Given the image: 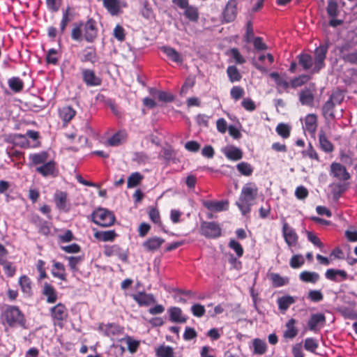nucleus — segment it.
I'll use <instances>...</instances> for the list:
<instances>
[{"label":"nucleus","mask_w":357,"mask_h":357,"mask_svg":"<svg viewBox=\"0 0 357 357\" xmlns=\"http://www.w3.org/2000/svg\"><path fill=\"white\" fill-rule=\"evenodd\" d=\"M258 187L254 182H248L242 187L236 205L243 215H246L251 211V206L255 204L258 197Z\"/></svg>","instance_id":"1"},{"label":"nucleus","mask_w":357,"mask_h":357,"mask_svg":"<svg viewBox=\"0 0 357 357\" xmlns=\"http://www.w3.org/2000/svg\"><path fill=\"white\" fill-rule=\"evenodd\" d=\"M1 319L10 328H27L26 316L17 305H6L2 312Z\"/></svg>","instance_id":"2"},{"label":"nucleus","mask_w":357,"mask_h":357,"mask_svg":"<svg viewBox=\"0 0 357 357\" xmlns=\"http://www.w3.org/2000/svg\"><path fill=\"white\" fill-rule=\"evenodd\" d=\"M93 222L102 227L113 225L116 220L114 214L106 208H99L92 213Z\"/></svg>","instance_id":"3"},{"label":"nucleus","mask_w":357,"mask_h":357,"mask_svg":"<svg viewBox=\"0 0 357 357\" xmlns=\"http://www.w3.org/2000/svg\"><path fill=\"white\" fill-rule=\"evenodd\" d=\"M200 234L207 238H217L222 235V228L215 222L203 221L200 225Z\"/></svg>","instance_id":"4"},{"label":"nucleus","mask_w":357,"mask_h":357,"mask_svg":"<svg viewBox=\"0 0 357 357\" xmlns=\"http://www.w3.org/2000/svg\"><path fill=\"white\" fill-rule=\"evenodd\" d=\"M282 234L284 242L289 247H295L298 243V235L296 230L289 225L285 218H282Z\"/></svg>","instance_id":"5"},{"label":"nucleus","mask_w":357,"mask_h":357,"mask_svg":"<svg viewBox=\"0 0 357 357\" xmlns=\"http://www.w3.org/2000/svg\"><path fill=\"white\" fill-rule=\"evenodd\" d=\"M328 48L327 45H321L315 49L314 68L312 70L313 73H319L320 70L325 67V59Z\"/></svg>","instance_id":"6"},{"label":"nucleus","mask_w":357,"mask_h":357,"mask_svg":"<svg viewBox=\"0 0 357 357\" xmlns=\"http://www.w3.org/2000/svg\"><path fill=\"white\" fill-rule=\"evenodd\" d=\"M50 312L52 319L54 321H56L59 326L62 327V322L66 320L68 317V309L66 305L59 303L50 308Z\"/></svg>","instance_id":"7"},{"label":"nucleus","mask_w":357,"mask_h":357,"mask_svg":"<svg viewBox=\"0 0 357 357\" xmlns=\"http://www.w3.org/2000/svg\"><path fill=\"white\" fill-rule=\"evenodd\" d=\"M84 37L88 43H93L98 36V28L96 22L93 18H89L83 24Z\"/></svg>","instance_id":"8"},{"label":"nucleus","mask_w":357,"mask_h":357,"mask_svg":"<svg viewBox=\"0 0 357 357\" xmlns=\"http://www.w3.org/2000/svg\"><path fill=\"white\" fill-rule=\"evenodd\" d=\"M331 174L342 181H348L351 178L347 168L339 162H333L331 165Z\"/></svg>","instance_id":"9"},{"label":"nucleus","mask_w":357,"mask_h":357,"mask_svg":"<svg viewBox=\"0 0 357 357\" xmlns=\"http://www.w3.org/2000/svg\"><path fill=\"white\" fill-rule=\"evenodd\" d=\"M237 1L229 0L223 11V20L225 22H233L237 15Z\"/></svg>","instance_id":"10"},{"label":"nucleus","mask_w":357,"mask_h":357,"mask_svg":"<svg viewBox=\"0 0 357 357\" xmlns=\"http://www.w3.org/2000/svg\"><path fill=\"white\" fill-rule=\"evenodd\" d=\"M104 255L107 257L116 256L123 261H126L128 260L127 252L116 244L105 246Z\"/></svg>","instance_id":"11"},{"label":"nucleus","mask_w":357,"mask_h":357,"mask_svg":"<svg viewBox=\"0 0 357 357\" xmlns=\"http://www.w3.org/2000/svg\"><path fill=\"white\" fill-rule=\"evenodd\" d=\"M203 206L212 212H221L229 209V201H210L205 200L202 202Z\"/></svg>","instance_id":"12"},{"label":"nucleus","mask_w":357,"mask_h":357,"mask_svg":"<svg viewBox=\"0 0 357 357\" xmlns=\"http://www.w3.org/2000/svg\"><path fill=\"white\" fill-rule=\"evenodd\" d=\"M132 298L139 306H149L156 302L153 294H147L145 291L133 294Z\"/></svg>","instance_id":"13"},{"label":"nucleus","mask_w":357,"mask_h":357,"mask_svg":"<svg viewBox=\"0 0 357 357\" xmlns=\"http://www.w3.org/2000/svg\"><path fill=\"white\" fill-rule=\"evenodd\" d=\"M83 81L89 86H98L102 83L100 77L96 75L93 70L90 69H84L82 71Z\"/></svg>","instance_id":"14"},{"label":"nucleus","mask_w":357,"mask_h":357,"mask_svg":"<svg viewBox=\"0 0 357 357\" xmlns=\"http://www.w3.org/2000/svg\"><path fill=\"white\" fill-rule=\"evenodd\" d=\"M319 144L320 149L326 153H331L334 150V146L328 139L326 131L321 128L319 131Z\"/></svg>","instance_id":"15"},{"label":"nucleus","mask_w":357,"mask_h":357,"mask_svg":"<svg viewBox=\"0 0 357 357\" xmlns=\"http://www.w3.org/2000/svg\"><path fill=\"white\" fill-rule=\"evenodd\" d=\"M54 201L59 210L65 212L69 211V207L67 206L68 194L66 192L57 190L54 193Z\"/></svg>","instance_id":"16"},{"label":"nucleus","mask_w":357,"mask_h":357,"mask_svg":"<svg viewBox=\"0 0 357 357\" xmlns=\"http://www.w3.org/2000/svg\"><path fill=\"white\" fill-rule=\"evenodd\" d=\"M356 303L353 301L348 306L342 305L337 308V311L345 319H357V310H356Z\"/></svg>","instance_id":"17"},{"label":"nucleus","mask_w":357,"mask_h":357,"mask_svg":"<svg viewBox=\"0 0 357 357\" xmlns=\"http://www.w3.org/2000/svg\"><path fill=\"white\" fill-rule=\"evenodd\" d=\"M56 162L54 160L47 161L42 165L37 167L36 171L44 177L54 176Z\"/></svg>","instance_id":"18"},{"label":"nucleus","mask_w":357,"mask_h":357,"mask_svg":"<svg viewBox=\"0 0 357 357\" xmlns=\"http://www.w3.org/2000/svg\"><path fill=\"white\" fill-rule=\"evenodd\" d=\"M325 315L322 313H317L310 316L307 326L310 331H316L318 326L322 327L325 325Z\"/></svg>","instance_id":"19"},{"label":"nucleus","mask_w":357,"mask_h":357,"mask_svg":"<svg viewBox=\"0 0 357 357\" xmlns=\"http://www.w3.org/2000/svg\"><path fill=\"white\" fill-rule=\"evenodd\" d=\"M314 90L310 88H304L299 93V100L303 105L312 107L314 103Z\"/></svg>","instance_id":"20"},{"label":"nucleus","mask_w":357,"mask_h":357,"mask_svg":"<svg viewBox=\"0 0 357 357\" xmlns=\"http://www.w3.org/2000/svg\"><path fill=\"white\" fill-rule=\"evenodd\" d=\"M42 294L46 297V302L47 303H54L57 301V292L55 288L50 283H44Z\"/></svg>","instance_id":"21"},{"label":"nucleus","mask_w":357,"mask_h":357,"mask_svg":"<svg viewBox=\"0 0 357 357\" xmlns=\"http://www.w3.org/2000/svg\"><path fill=\"white\" fill-rule=\"evenodd\" d=\"M52 268L51 273L54 278H58L62 281L67 280V275L66 273V268L64 265L60 261H52Z\"/></svg>","instance_id":"22"},{"label":"nucleus","mask_w":357,"mask_h":357,"mask_svg":"<svg viewBox=\"0 0 357 357\" xmlns=\"http://www.w3.org/2000/svg\"><path fill=\"white\" fill-rule=\"evenodd\" d=\"M99 330L103 331L108 337L119 335L122 333L123 328L116 324H101L98 327Z\"/></svg>","instance_id":"23"},{"label":"nucleus","mask_w":357,"mask_h":357,"mask_svg":"<svg viewBox=\"0 0 357 357\" xmlns=\"http://www.w3.org/2000/svg\"><path fill=\"white\" fill-rule=\"evenodd\" d=\"M325 276L328 280L337 282L347 280L348 275L344 270L330 268L326 271Z\"/></svg>","instance_id":"24"},{"label":"nucleus","mask_w":357,"mask_h":357,"mask_svg":"<svg viewBox=\"0 0 357 357\" xmlns=\"http://www.w3.org/2000/svg\"><path fill=\"white\" fill-rule=\"evenodd\" d=\"M102 5L112 16L118 15L121 12L120 0H103Z\"/></svg>","instance_id":"25"},{"label":"nucleus","mask_w":357,"mask_h":357,"mask_svg":"<svg viewBox=\"0 0 357 357\" xmlns=\"http://www.w3.org/2000/svg\"><path fill=\"white\" fill-rule=\"evenodd\" d=\"M317 128V116L314 114H309L305 118L304 129L312 136L314 135Z\"/></svg>","instance_id":"26"},{"label":"nucleus","mask_w":357,"mask_h":357,"mask_svg":"<svg viewBox=\"0 0 357 357\" xmlns=\"http://www.w3.org/2000/svg\"><path fill=\"white\" fill-rule=\"evenodd\" d=\"M165 242L162 238L154 236L148 238L143 243V247L148 251H155L158 250Z\"/></svg>","instance_id":"27"},{"label":"nucleus","mask_w":357,"mask_h":357,"mask_svg":"<svg viewBox=\"0 0 357 357\" xmlns=\"http://www.w3.org/2000/svg\"><path fill=\"white\" fill-rule=\"evenodd\" d=\"M223 153L225 157L232 161H237L242 159L243 156V151L238 147L231 146L223 150Z\"/></svg>","instance_id":"28"},{"label":"nucleus","mask_w":357,"mask_h":357,"mask_svg":"<svg viewBox=\"0 0 357 357\" xmlns=\"http://www.w3.org/2000/svg\"><path fill=\"white\" fill-rule=\"evenodd\" d=\"M296 297L289 295L280 297L277 300L278 309L282 313H284L289 309V307L296 302Z\"/></svg>","instance_id":"29"},{"label":"nucleus","mask_w":357,"mask_h":357,"mask_svg":"<svg viewBox=\"0 0 357 357\" xmlns=\"http://www.w3.org/2000/svg\"><path fill=\"white\" fill-rule=\"evenodd\" d=\"M160 50L171 61L177 63L183 62L182 56L174 48L169 46H162Z\"/></svg>","instance_id":"30"},{"label":"nucleus","mask_w":357,"mask_h":357,"mask_svg":"<svg viewBox=\"0 0 357 357\" xmlns=\"http://www.w3.org/2000/svg\"><path fill=\"white\" fill-rule=\"evenodd\" d=\"M169 320L174 323H185L187 318L182 314V310L178 307H171L168 310Z\"/></svg>","instance_id":"31"},{"label":"nucleus","mask_w":357,"mask_h":357,"mask_svg":"<svg viewBox=\"0 0 357 357\" xmlns=\"http://www.w3.org/2000/svg\"><path fill=\"white\" fill-rule=\"evenodd\" d=\"M184 10L183 15L186 19L192 22H197L199 18V13L197 7L190 5L183 8Z\"/></svg>","instance_id":"32"},{"label":"nucleus","mask_w":357,"mask_h":357,"mask_svg":"<svg viewBox=\"0 0 357 357\" xmlns=\"http://www.w3.org/2000/svg\"><path fill=\"white\" fill-rule=\"evenodd\" d=\"M322 114L326 120L335 118V103L333 101L332 97L323 105Z\"/></svg>","instance_id":"33"},{"label":"nucleus","mask_w":357,"mask_h":357,"mask_svg":"<svg viewBox=\"0 0 357 357\" xmlns=\"http://www.w3.org/2000/svg\"><path fill=\"white\" fill-rule=\"evenodd\" d=\"M59 117L65 122H70L75 116L76 111L71 106H64L59 111Z\"/></svg>","instance_id":"34"},{"label":"nucleus","mask_w":357,"mask_h":357,"mask_svg":"<svg viewBox=\"0 0 357 357\" xmlns=\"http://www.w3.org/2000/svg\"><path fill=\"white\" fill-rule=\"evenodd\" d=\"M49 155L46 151L30 154L29 160L33 165H43L47 161Z\"/></svg>","instance_id":"35"},{"label":"nucleus","mask_w":357,"mask_h":357,"mask_svg":"<svg viewBox=\"0 0 357 357\" xmlns=\"http://www.w3.org/2000/svg\"><path fill=\"white\" fill-rule=\"evenodd\" d=\"M296 323V321L294 318L290 319L286 323L287 329L284 332V337L285 338L293 339L298 335V330L295 327Z\"/></svg>","instance_id":"36"},{"label":"nucleus","mask_w":357,"mask_h":357,"mask_svg":"<svg viewBox=\"0 0 357 357\" xmlns=\"http://www.w3.org/2000/svg\"><path fill=\"white\" fill-rule=\"evenodd\" d=\"M319 278L320 276L317 272L304 271L299 274V279L306 283L315 284Z\"/></svg>","instance_id":"37"},{"label":"nucleus","mask_w":357,"mask_h":357,"mask_svg":"<svg viewBox=\"0 0 357 357\" xmlns=\"http://www.w3.org/2000/svg\"><path fill=\"white\" fill-rule=\"evenodd\" d=\"M94 236L99 241L104 242L113 241L117 236V234L114 230H107L97 231L95 233Z\"/></svg>","instance_id":"38"},{"label":"nucleus","mask_w":357,"mask_h":357,"mask_svg":"<svg viewBox=\"0 0 357 357\" xmlns=\"http://www.w3.org/2000/svg\"><path fill=\"white\" fill-rule=\"evenodd\" d=\"M298 63L303 70H307L313 66V59L311 55L308 54H300L297 56Z\"/></svg>","instance_id":"39"},{"label":"nucleus","mask_w":357,"mask_h":357,"mask_svg":"<svg viewBox=\"0 0 357 357\" xmlns=\"http://www.w3.org/2000/svg\"><path fill=\"white\" fill-rule=\"evenodd\" d=\"M10 89L15 93H20L24 89V82L18 77H12L8 81Z\"/></svg>","instance_id":"40"},{"label":"nucleus","mask_w":357,"mask_h":357,"mask_svg":"<svg viewBox=\"0 0 357 357\" xmlns=\"http://www.w3.org/2000/svg\"><path fill=\"white\" fill-rule=\"evenodd\" d=\"M127 137V134L123 130H120L114 134L109 139L108 144L110 146H115L120 145Z\"/></svg>","instance_id":"41"},{"label":"nucleus","mask_w":357,"mask_h":357,"mask_svg":"<svg viewBox=\"0 0 357 357\" xmlns=\"http://www.w3.org/2000/svg\"><path fill=\"white\" fill-rule=\"evenodd\" d=\"M19 284L22 291L28 295L32 294V282L31 279L26 275H22L19 279Z\"/></svg>","instance_id":"42"},{"label":"nucleus","mask_w":357,"mask_h":357,"mask_svg":"<svg viewBox=\"0 0 357 357\" xmlns=\"http://www.w3.org/2000/svg\"><path fill=\"white\" fill-rule=\"evenodd\" d=\"M144 179V176L139 172H134L128 178L127 186L128 188H135Z\"/></svg>","instance_id":"43"},{"label":"nucleus","mask_w":357,"mask_h":357,"mask_svg":"<svg viewBox=\"0 0 357 357\" xmlns=\"http://www.w3.org/2000/svg\"><path fill=\"white\" fill-rule=\"evenodd\" d=\"M157 357H174V350L170 346L160 345L156 349Z\"/></svg>","instance_id":"44"},{"label":"nucleus","mask_w":357,"mask_h":357,"mask_svg":"<svg viewBox=\"0 0 357 357\" xmlns=\"http://www.w3.org/2000/svg\"><path fill=\"white\" fill-rule=\"evenodd\" d=\"M227 73L231 82H238L242 76L235 66H229L227 69Z\"/></svg>","instance_id":"45"},{"label":"nucleus","mask_w":357,"mask_h":357,"mask_svg":"<svg viewBox=\"0 0 357 357\" xmlns=\"http://www.w3.org/2000/svg\"><path fill=\"white\" fill-rule=\"evenodd\" d=\"M237 170L241 174L250 176L253 172V167L252 165L247 162H241L236 165Z\"/></svg>","instance_id":"46"},{"label":"nucleus","mask_w":357,"mask_h":357,"mask_svg":"<svg viewBox=\"0 0 357 357\" xmlns=\"http://www.w3.org/2000/svg\"><path fill=\"white\" fill-rule=\"evenodd\" d=\"M254 353L259 355L264 354L267 350L266 342L260 339H255L253 341Z\"/></svg>","instance_id":"47"},{"label":"nucleus","mask_w":357,"mask_h":357,"mask_svg":"<svg viewBox=\"0 0 357 357\" xmlns=\"http://www.w3.org/2000/svg\"><path fill=\"white\" fill-rule=\"evenodd\" d=\"M301 153L303 158H309L311 160L319 161V155L311 143L308 144L307 149L303 151Z\"/></svg>","instance_id":"48"},{"label":"nucleus","mask_w":357,"mask_h":357,"mask_svg":"<svg viewBox=\"0 0 357 357\" xmlns=\"http://www.w3.org/2000/svg\"><path fill=\"white\" fill-rule=\"evenodd\" d=\"M326 11L328 15L331 18H335L338 15V5L335 0L328 1Z\"/></svg>","instance_id":"49"},{"label":"nucleus","mask_w":357,"mask_h":357,"mask_svg":"<svg viewBox=\"0 0 357 357\" xmlns=\"http://www.w3.org/2000/svg\"><path fill=\"white\" fill-rule=\"evenodd\" d=\"M124 340L128 345V350L130 354L136 353L140 345V341L134 340L129 335H127Z\"/></svg>","instance_id":"50"},{"label":"nucleus","mask_w":357,"mask_h":357,"mask_svg":"<svg viewBox=\"0 0 357 357\" xmlns=\"http://www.w3.org/2000/svg\"><path fill=\"white\" fill-rule=\"evenodd\" d=\"M275 131L278 135L287 139L290 136L291 128L286 123H280L276 126Z\"/></svg>","instance_id":"51"},{"label":"nucleus","mask_w":357,"mask_h":357,"mask_svg":"<svg viewBox=\"0 0 357 357\" xmlns=\"http://www.w3.org/2000/svg\"><path fill=\"white\" fill-rule=\"evenodd\" d=\"M82 22L75 23L71 31V38L73 40L80 42L82 40Z\"/></svg>","instance_id":"52"},{"label":"nucleus","mask_w":357,"mask_h":357,"mask_svg":"<svg viewBox=\"0 0 357 357\" xmlns=\"http://www.w3.org/2000/svg\"><path fill=\"white\" fill-rule=\"evenodd\" d=\"M310 79V77L307 75H301L294 77L291 80L290 84L292 88H297L303 86Z\"/></svg>","instance_id":"53"},{"label":"nucleus","mask_w":357,"mask_h":357,"mask_svg":"<svg viewBox=\"0 0 357 357\" xmlns=\"http://www.w3.org/2000/svg\"><path fill=\"white\" fill-rule=\"evenodd\" d=\"M304 264L305 259L300 254L293 255L289 260V266L294 269L301 268Z\"/></svg>","instance_id":"54"},{"label":"nucleus","mask_w":357,"mask_h":357,"mask_svg":"<svg viewBox=\"0 0 357 357\" xmlns=\"http://www.w3.org/2000/svg\"><path fill=\"white\" fill-rule=\"evenodd\" d=\"M0 265L3 266V271L8 278L14 276L16 272V268L13 266L12 262L8 261L7 259L0 262Z\"/></svg>","instance_id":"55"},{"label":"nucleus","mask_w":357,"mask_h":357,"mask_svg":"<svg viewBox=\"0 0 357 357\" xmlns=\"http://www.w3.org/2000/svg\"><path fill=\"white\" fill-rule=\"evenodd\" d=\"M271 280L272 281L273 286L275 287H282L289 282L287 278H282L278 273H272L271 275Z\"/></svg>","instance_id":"56"},{"label":"nucleus","mask_w":357,"mask_h":357,"mask_svg":"<svg viewBox=\"0 0 357 357\" xmlns=\"http://www.w3.org/2000/svg\"><path fill=\"white\" fill-rule=\"evenodd\" d=\"M149 217L153 223L158 225L160 227H162L160 212L157 208L152 207L150 208L149 211Z\"/></svg>","instance_id":"57"},{"label":"nucleus","mask_w":357,"mask_h":357,"mask_svg":"<svg viewBox=\"0 0 357 357\" xmlns=\"http://www.w3.org/2000/svg\"><path fill=\"white\" fill-rule=\"evenodd\" d=\"M228 246L232 249L236 254V256L240 258L243 255L244 250L240 243L236 241L235 239H230Z\"/></svg>","instance_id":"58"},{"label":"nucleus","mask_w":357,"mask_h":357,"mask_svg":"<svg viewBox=\"0 0 357 357\" xmlns=\"http://www.w3.org/2000/svg\"><path fill=\"white\" fill-rule=\"evenodd\" d=\"M68 260V266L70 268V270L75 273L78 271L79 268L77 266L82 261L83 257H66Z\"/></svg>","instance_id":"59"},{"label":"nucleus","mask_w":357,"mask_h":357,"mask_svg":"<svg viewBox=\"0 0 357 357\" xmlns=\"http://www.w3.org/2000/svg\"><path fill=\"white\" fill-rule=\"evenodd\" d=\"M318 346L317 340L313 337H307L305 340L304 348L307 351L314 353Z\"/></svg>","instance_id":"60"},{"label":"nucleus","mask_w":357,"mask_h":357,"mask_svg":"<svg viewBox=\"0 0 357 357\" xmlns=\"http://www.w3.org/2000/svg\"><path fill=\"white\" fill-rule=\"evenodd\" d=\"M244 93L243 88L240 86H234L230 90V96L236 101L243 97Z\"/></svg>","instance_id":"61"},{"label":"nucleus","mask_w":357,"mask_h":357,"mask_svg":"<svg viewBox=\"0 0 357 357\" xmlns=\"http://www.w3.org/2000/svg\"><path fill=\"white\" fill-rule=\"evenodd\" d=\"M157 94L158 100L163 102H171L174 100V95L169 92L158 91Z\"/></svg>","instance_id":"62"},{"label":"nucleus","mask_w":357,"mask_h":357,"mask_svg":"<svg viewBox=\"0 0 357 357\" xmlns=\"http://www.w3.org/2000/svg\"><path fill=\"white\" fill-rule=\"evenodd\" d=\"M191 312L195 317H202L204 315L206 310L204 305L196 303L192 305Z\"/></svg>","instance_id":"63"},{"label":"nucleus","mask_w":357,"mask_h":357,"mask_svg":"<svg viewBox=\"0 0 357 357\" xmlns=\"http://www.w3.org/2000/svg\"><path fill=\"white\" fill-rule=\"evenodd\" d=\"M307 298L312 302H320L324 299V296L319 290H310Z\"/></svg>","instance_id":"64"}]
</instances>
